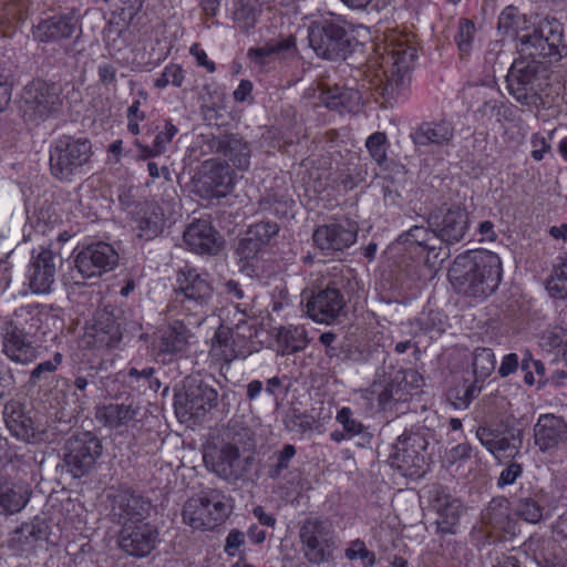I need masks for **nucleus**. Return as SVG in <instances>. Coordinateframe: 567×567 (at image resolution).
Returning a JSON list of instances; mask_svg holds the SVG:
<instances>
[{
  "mask_svg": "<svg viewBox=\"0 0 567 567\" xmlns=\"http://www.w3.org/2000/svg\"><path fill=\"white\" fill-rule=\"evenodd\" d=\"M159 540L158 528L147 522L126 524L117 534V546L127 556L144 558L152 554Z\"/></svg>",
  "mask_w": 567,
  "mask_h": 567,
  "instance_id": "obj_19",
  "label": "nucleus"
},
{
  "mask_svg": "<svg viewBox=\"0 0 567 567\" xmlns=\"http://www.w3.org/2000/svg\"><path fill=\"white\" fill-rule=\"evenodd\" d=\"M206 185L214 196H225L234 185V178L228 165L212 163L204 175Z\"/></svg>",
  "mask_w": 567,
  "mask_h": 567,
  "instance_id": "obj_41",
  "label": "nucleus"
},
{
  "mask_svg": "<svg viewBox=\"0 0 567 567\" xmlns=\"http://www.w3.org/2000/svg\"><path fill=\"white\" fill-rule=\"evenodd\" d=\"M218 440L240 452L255 447V433L241 419H230L219 431Z\"/></svg>",
  "mask_w": 567,
  "mask_h": 567,
  "instance_id": "obj_36",
  "label": "nucleus"
},
{
  "mask_svg": "<svg viewBox=\"0 0 567 567\" xmlns=\"http://www.w3.org/2000/svg\"><path fill=\"white\" fill-rule=\"evenodd\" d=\"M279 229L278 224L275 221H259L248 227L247 235H251L265 248L278 235Z\"/></svg>",
  "mask_w": 567,
  "mask_h": 567,
  "instance_id": "obj_50",
  "label": "nucleus"
},
{
  "mask_svg": "<svg viewBox=\"0 0 567 567\" xmlns=\"http://www.w3.org/2000/svg\"><path fill=\"white\" fill-rule=\"evenodd\" d=\"M454 125L447 120L429 121L417 125L411 138L417 148L447 146L454 138Z\"/></svg>",
  "mask_w": 567,
  "mask_h": 567,
  "instance_id": "obj_32",
  "label": "nucleus"
},
{
  "mask_svg": "<svg viewBox=\"0 0 567 567\" xmlns=\"http://www.w3.org/2000/svg\"><path fill=\"white\" fill-rule=\"evenodd\" d=\"M429 499L437 517L435 519L436 533L442 535L456 534L461 515L462 502L452 496L447 488L437 485L429 492Z\"/></svg>",
  "mask_w": 567,
  "mask_h": 567,
  "instance_id": "obj_24",
  "label": "nucleus"
},
{
  "mask_svg": "<svg viewBox=\"0 0 567 567\" xmlns=\"http://www.w3.org/2000/svg\"><path fill=\"white\" fill-rule=\"evenodd\" d=\"M55 254L48 248L32 251V260L29 266L30 288L34 293H47L51 290L55 280L56 265Z\"/></svg>",
  "mask_w": 567,
  "mask_h": 567,
  "instance_id": "obj_30",
  "label": "nucleus"
},
{
  "mask_svg": "<svg viewBox=\"0 0 567 567\" xmlns=\"http://www.w3.org/2000/svg\"><path fill=\"white\" fill-rule=\"evenodd\" d=\"M522 446V430L515 427L501 430L495 444V449L492 451V455L497 457L501 454H507L508 456L515 457L519 454Z\"/></svg>",
  "mask_w": 567,
  "mask_h": 567,
  "instance_id": "obj_44",
  "label": "nucleus"
},
{
  "mask_svg": "<svg viewBox=\"0 0 567 567\" xmlns=\"http://www.w3.org/2000/svg\"><path fill=\"white\" fill-rule=\"evenodd\" d=\"M51 317L47 306L28 305L0 323L1 352L13 363L29 365L39 358V343Z\"/></svg>",
  "mask_w": 567,
  "mask_h": 567,
  "instance_id": "obj_1",
  "label": "nucleus"
},
{
  "mask_svg": "<svg viewBox=\"0 0 567 567\" xmlns=\"http://www.w3.org/2000/svg\"><path fill=\"white\" fill-rule=\"evenodd\" d=\"M63 362V354L55 352L50 360H45L35 365L30 372L29 383L32 385L39 384L42 380H45L49 374L54 373Z\"/></svg>",
  "mask_w": 567,
  "mask_h": 567,
  "instance_id": "obj_49",
  "label": "nucleus"
},
{
  "mask_svg": "<svg viewBox=\"0 0 567 567\" xmlns=\"http://www.w3.org/2000/svg\"><path fill=\"white\" fill-rule=\"evenodd\" d=\"M534 442L542 452L558 449L567 442V422L551 413L540 414L534 425Z\"/></svg>",
  "mask_w": 567,
  "mask_h": 567,
  "instance_id": "obj_31",
  "label": "nucleus"
},
{
  "mask_svg": "<svg viewBox=\"0 0 567 567\" xmlns=\"http://www.w3.org/2000/svg\"><path fill=\"white\" fill-rule=\"evenodd\" d=\"M171 311L193 317L200 324L214 311V288L207 271L185 266L176 272Z\"/></svg>",
  "mask_w": 567,
  "mask_h": 567,
  "instance_id": "obj_3",
  "label": "nucleus"
},
{
  "mask_svg": "<svg viewBox=\"0 0 567 567\" xmlns=\"http://www.w3.org/2000/svg\"><path fill=\"white\" fill-rule=\"evenodd\" d=\"M308 38L316 54L326 60H344L352 52L351 25L333 13L312 21Z\"/></svg>",
  "mask_w": 567,
  "mask_h": 567,
  "instance_id": "obj_4",
  "label": "nucleus"
},
{
  "mask_svg": "<svg viewBox=\"0 0 567 567\" xmlns=\"http://www.w3.org/2000/svg\"><path fill=\"white\" fill-rule=\"evenodd\" d=\"M62 104L60 85L35 80L24 87L21 111L25 121L39 122L58 116Z\"/></svg>",
  "mask_w": 567,
  "mask_h": 567,
  "instance_id": "obj_11",
  "label": "nucleus"
},
{
  "mask_svg": "<svg viewBox=\"0 0 567 567\" xmlns=\"http://www.w3.org/2000/svg\"><path fill=\"white\" fill-rule=\"evenodd\" d=\"M520 16L514 6L506 7L498 17V30L505 34L514 32L519 24Z\"/></svg>",
  "mask_w": 567,
  "mask_h": 567,
  "instance_id": "obj_61",
  "label": "nucleus"
},
{
  "mask_svg": "<svg viewBox=\"0 0 567 567\" xmlns=\"http://www.w3.org/2000/svg\"><path fill=\"white\" fill-rule=\"evenodd\" d=\"M358 236V225L349 218L318 226L312 234L315 245L327 255L350 248Z\"/></svg>",
  "mask_w": 567,
  "mask_h": 567,
  "instance_id": "obj_20",
  "label": "nucleus"
},
{
  "mask_svg": "<svg viewBox=\"0 0 567 567\" xmlns=\"http://www.w3.org/2000/svg\"><path fill=\"white\" fill-rule=\"evenodd\" d=\"M482 385L476 382L463 383L451 388L447 392V401L457 410H465L472 401L480 394Z\"/></svg>",
  "mask_w": 567,
  "mask_h": 567,
  "instance_id": "obj_45",
  "label": "nucleus"
},
{
  "mask_svg": "<svg viewBox=\"0 0 567 567\" xmlns=\"http://www.w3.org/2000/svg\"><path fill=\"white\" fill-rule=\"evenodd\" d=\"M184 82V72L178 64H168L164 68L163 72L155 80L154 85L158 89H164L168 84L181 87Z\"/></svg>",
  "mask_w": 567,
  "mask_h": 567,
  "instance_id": "obj_57",
  "label": "nucleus"
},
{
  "mask_svg": "<svg viewBox=\"0 0 567 567\" xmlns=\"http://www.w3.org/2000/svg\"><path fill=\"white\" fill-rule=\"evenodd\" d=\"M233 16L236 24L241 30L247 31L255 25L258 19V11L252 4L238 1L235 4Z\"/></svg>",
  "mask_w": 567,
  "mask_h": 567,
  "instance_id": "obj_53",
  "label": "nucleus"
},
{
  "mask_svg": "<svg viewBox=\"0 0 567 567\" xmlns=\"http://www.w3.org/2000/svg\"><path fill=\"white\" fill-rule=\"evenodd\" d=\"M138 413V406L133 402L110 403L97 409L96 417L104 423L105 426L116 429L126 425L134 420Z\"/></svg>",
  "mask_w": 567,
  "mask_h": 567,
  "instance_id": "obj_38",
  "label": "nucleus"
},
{
  "mask_svg": "<svg viewBox=\"0 0 567 567\" xmlns=\"http://www.w3.org/2000/svg\"><path fill=\"white\" fill-rule=\"evenodd\" d=\"M396 241L408 245L409 250L426 254V261L430 258L443 261L450 257V249L440 245V239L432 227L423 225H414L409 230L402 233Z\"/></svg>",
  "mask_w": 567,
  "mask_h": 567,
  "instance_id": "obj_26",
  "label": "nucleus"
},
{
  "mask_svg": "<svg viewBox=\"0 0 567 567\" xmlns=\"http://www.w3.org/2000/svg\"><path fill=\"white\" fill-rule=\"evenodd\" d=\"M29 501L28 489L0 481V515L9 516L21 512Z\"/></svg>",
  "mask_w": 567,
  "mask_h": 567,
  "instance_id": "obj_39",
  "label": "nucleus"
},
{
  "mask_svg": "<svg viewBox=\"0 0 567 567\" xmlns=\"http://www.w3.org/2000/svg\"><path fill=\"white\" fill-rule=\"evenodd\" d=\"M308 343L307 331L302 326L282 327L278 332V344L282 354L302 351Z\"/></svg>",
  "mask_w": 567,
  "mask_h": 567,
  "instance_id": "obj_43",
  "label": "nucleus"
},
{
  "mask_svg": "<svg viewBox=\"0 0 567 567\" xmlns=\"http://www.w3.org/2000/svg\"><path fill=\"white\" fill-rule=\"evenodd\" d=\"M138 237L150 240L162 231V220L156 215L142 216L135 220Z\"/></svg>",
  "mask_w": 567,
  "mask_h": 567,
  "instance_id": "obj_58",
  "label": "nucleus"
},
{
  "mask_svg": "<svg viewBox=\"0 0 567 567\" xmlns=\"http://www.w3.org/2000/svg\"><path fill=\"white\" fill-rule=\"evenodd\" d=\"M336 421L342 425L348 437L357 436L364 430V425L353 416V411L348 406H343L338 411Z\"/></svg>",
  "mask_w": 567,
  "mask_h": 567,
  "instance_id": "obj_54",
  "label": "nucleus"
},
{
  "mask_svg": "<svg viewBox=\"0 0 567 567\" xmlns=\"http://www.w3.org/2000/svg\"><path fill=\"white\" fill-rule=\"evenodd\" d=\"M409 377L415 380L417 373L413 370L398 371L394 378L386 383L378 395V402L382 410H386L392 401L398 402L404 399V389Z\"/></svg>",
  "mask_w": 567,
  "mask_h": 567,
  "instance_id": "obj_42",
  "label": "nucleus"
},
{
  "mask_svg": "<svg viewBox=\"0 0 567 567\" xmlns=\"http://www.w3.org/2000/svg\"><path fill=\"white\" fill-rule=\"evenodd\" d=\"M415 58V48L404 41L385 44L380 55L381 73H377L370 82L381 89L384 97L394 99L403 86Z\"/></svg>",
  "mask_w": 567,
  "mask_h": 567,
  "instance_id": "obj_5",
  "label": "nucleus"
},
{
  "mask_svg": "<svg viewBox=\"0 0 567 567\" xmlns=\"http://www.w3.org/2000/svg\"><path fill=\"white\" fill-rule=\"evenodd\" d=\"M543 346L548 350L561 349L563 353L567 352V329L555 327L544 333Z\"/></svg>",
  "mask_w": 567,
  "mask_h": 567,
  "instance_id": "obj_60",
  "label": "nucleus"
},
{
  "mask_svg": "<svg viewBox=\"0 0 567 567\" xmlns=\"http://www.w3.org/2000/svg\"><path fill=\"white\" fill-rule=\"evenodd\" d=\"M516 513L528 523L536 524L543 517V508L536 497H519L516 505Z\"/></svg>",
  "mask_w": 567,
  "mask_h": 567,
  "instance_id": "obj_51",
  "label": "nucleus"
},
{
  "mask_svg": "<svg viewBox=\"0 0 567 567\" xmlns=\"http://www.w3.org/2000/svg\"><path fill=\"white\" fill-rule=\"evenodd\" d=\"M251 334L246 336L240 332V327L230 329L220 326L214 334L212 351L225 362H231L235 359H246L250 353Z\"/></svg>",
  "mask_w": 567,
  "mask_h": 567,
  "instance_id": "obj_25",
  "label": "nucleus"
},
{
  "mask_svg": "<svg viewBox=\"0 0 567 567\" xmlns=\"http://www.w3.org/2000/svg\"><path fill=\"white\" fill-rule=\"evenodd\" d=\"M365 147L378 165L386 161L388 138L384 132H374L365 141Z\"/></svg>",
  "mask_w": 567,
  "mask_h": 567,
  "instance_id": "obj_52",
  "label": "nucleus"
},
{
  "mask_svg": "<svg viewBox=\"0 0 567 567\" xmlns=\"http://www.w3.org/2000/svg\"><path fill=\"white\" fill-rule=\"evenodd\" d=\"M240 453V451L217 439L216 442H212L206 446L204 462L218 477L226 481H237L247 471L243 463L249 464L252 460L251 456L243 460Z\"/></svg>",
  "mask_w": 567,
  "mask_h": 567,
  "instance_id": "obj_17",
  "label": "nucleus"
},
{
  "mask_svg": "<svg viewBox=\"0 0 567 567\" xmlns=\"http://www.w3.org/2000/svg\"><path fill=\"white\" fill-rule=\"evenodd\" d=\"M482 520L495 530L507 532L511 527V512L507 498H493L482 512Z\"/></svg>",
  "mask_w": 567,
  "mask_h": 567,
  "instance_id": "obj_40",
  "label": "nucleus"
},
{
  "mask_svg": "<svg viewBox=\"0 0 567 567\" xmlns=\"http://www.w3.org/2000/svg\"><path fill=\"white\" fill-rule=\"evenodd\" d=\"M49 525L43 518L34 517L31 522L23 523L11 534L8 545L17 554H23L32 549L39 542L47 539Z\"/></svg>",
  "mask_w": 567,
  "mask_h": 567,
  "instance_id": "obj_34",
  "label": "nucleus"
},
{
  "mask_svg": "<svg viewBox=\"0 0 567 567\" xmlns=\"http://www.w3.org/2000/svg\"><path fill=\"white\" fill-rule=\"evenodd\" d=\"M296 454L297 450L292 444H285L281 450L276 451L269 458L268 477L274 481L280 478L282 473L289 468Z\"/></svg>",
  "mask_w": 567,
  "mask_h": 567,
  "instance_id": "obj_47",
  "label": "nucleus"
},
{
  "mask_svg": "<svg viewBox=\"0 0 567 567\" xmlns=\"http://www.w3.org/2000/svg\"><path fill=\"white\" fill-rule=\"evenodd\" d=\"M426 445L425 437L420 433L404 432L393 444V452L390 455L392 465L406 477H423L427 470Z\"/></svg>",
  "mask_w": 567,
  "mask_h": 567,
  "instance_id": "obj_13",
  "label": "nucleus"
},
{
  "mask_svg": "<svg viewBox=\"0 0 567 567\" xmlns=\"http://www.w3.org/2000/svg\"><path fill=\"white\" fill-rule=\"evenodd\" d=\"M350 285V277L343 274L342 269L334 267L324 286L313 292L307 301L308 316L317 322L330 323L343 315L346 309L344 295Z\"/></svg>",
  "mask_w": 567,
  "mask_h": 567,
  "instance_id": "obj_8",
  "label": "nucleus"
},
{
  "mask_svg": "<svg viewBox=\"0 0 567 567\" xmlns=\"http://www.w3.org/2000/svg\"><path fill=\"white\" fill-rule=\"evenodd\" d=\"M264 248L259 243H257L251 235L245 234V236L238 241L236 254L240 257L241 260H250L257 258L258 254Z\"/></svg>",
  "mask_w": 567,
  "mask_h": 567,
  "instance_id": "obj_63",
  "label": "nucleus"
},
{
  "mask_svg": "<svg viewBox=\"0 0 567 567\" xmlns=\"http://www.w3.org/2000/svg\"><path fill=\"white\" fill-rule=\"evenodd\" d=\"M210 148L223 156L226 164L246 171L250 165L251 148L248 142L236 134L213 135L209 141Z\"/></svg>",
  "mask_w": 567,
  "mask_h": 567,
  "instance_id": "obj_29",
  "label": "nucleus"
},
{
  "mask_svg": "<svg viewBox=\"0 0 567 567\" xmlns=\"http://www.w3.org/2000/svg\"><path fill=\"white\" fill-rule=\"evenodd\" d=\"M230 512L226 498L218 489L200 492L189 498L183 507V520L194 529H214L228 517Z\"/></svg>",
  "mask_w": 567,
  "mask_h": 567,
  "instance_id": "obj_9",
  "label": "nucleus"
},
{
  "mask_svg": "<svg viewBox=\"0 0 567 567\" xmlns=\"http://www.w3.org/2000/svg\"><path fill=\"white\" fill-rule=\"evenodd\" d=\"M495 355L489 348H477L473 354V372L475 375L474 382L483 383L486 378L495 370Z\"/></svg>",
  "mask_w": 567,
  "mask_h": 567,
  "instance_id": "obj_46",
  "label": "nucleus"
},
{
  "mask_svg": "<svg viewBox=\"0 0 567 567\" xmlns=\"http://www.w3.org/2000/svg\"><path fill=\"white\" fill-rule=\"evenodd\" d=\"M83 340L86 346L115 347L122 340V326L113 311H97L94 323L86 324Z\"/></svg>",
  "mask_w": 567,
  "mask_h": 567,
  "instance_id": "obj_27",
  "label": "nucleus"
},
{
  "mask_svg": "<svg viewBox=\"0 0 567 567\" xmlns=\"http://www.w3.org/2000/svg\"><path fill=\"white\" fill-rule=\"evenodd\" d=\"M187 248L199 255H217L224 239L210 221L198 219L187 226L183 235Z\"/></svg>",
  "mask_w": 567,
  "mask_h": 567,
  "instance_id": "obj_28",
  "label": "nucleus"
},
{
  "mask_svg": "<svg viewBox=\"0 0 567 567\" xmlns=\"http://www.w3.org/2000/svg\"><path fill=\"white\" fill-rule=\"evenodd\" d=\"M546 80L547 70L542 62L519 58L514 60L507 72L506 89L517 103L537 106L542 102Z\"/></svg>",
  "mask_w": 567,
  "mask_h": 567,
  "instance_id": "obj_7",
  "label": "nucleus"
},
{
  "mask_svg": "<svg viewBox=\"0 0 567 567\" xmlns=\"http://www.w3.org/2000/svg\"><path fill=\"white\" fill-rule=\"evenodd\" d=\"M344 556L349 560L360 559L363 567H372L377 563L375 554L369 550L360 538L350 542L344 550Z\"/></svg>",
  "mask_w": 567,
  "mask_h": 567,
  "instance_id": "obj_48",
  "label": "nucleus"
},
{
  "mask_svg": "<svg viewBox=\"0 0 567 567\" xmlns=\"http://www.w3.org/2000/svg\"><path fill=\"white\" fill-rule=\"evenodd\" d=\"M188 341V330L186 327L176 321L167 329L162 331L159 339L155 343L157 355H173L182 352Z\"/></svg>",
  "mask_w": 567,
  "mask_h": 567,
  "instance_id": "obj_37",
  "label": "nucleus"
},
{
  "mask_svg": "<svg viewBox=\"0 0 567 567\" xmlns=\"http://www.w3.org/2000/svg\"><path fill=\"white\" fill-rule=\"evenodd\" d=\"M320 101L327 109L340 114L357 113L363 104L359 90L338 84L322 87Z\"/></svg>",
  "mask_w": 567,
  "mask_h": 567,
  "instance_id": "obj_33",
  "label": "nucleus"
},
{
  "mask_svg": "<svg viewBox=\"0 0 567 567\" xmlns=\"http://www.w3.org/2000/svg\"><path fill=\"white\" fill-rule=\"evenodd\" d=\"M379 352L378 348L369 343H359L343 351V360H349L354 363H367Z\"/></svg>",
  "mask_w": 567,
  "mask_h": 567,
  "instance_id": "obj_59",
  "label": "nucleus"
},
{
  "mask_svg": "<svg viewBox=\"0 0 567 567\" xmlns=\"http://www.w3.org/2000/svg\"><path fill=\"white\" fill-rule=\"evenodd\" d=\"M184 401L182 396L176 402L177 411L184 410L190 417H203L217 406L218 392L210 384L196 377L186 379Z\"/></svg>",
  "mask_w": 567,
  "mask_h": 567,
  "instance_id": "obj_21",
  "label": "nucleus"
},
{
  "mask_svg": "<svg viewBox=\"0 0 567 567\" xmlns=\"http://www.w3.org/2000/svg\"><path fill=\"white\" fill-rule=\"evenodd\" d=\"M297 53L296 37L290 34L270 39L261 47L250 48L247 56L255 66L270 71L276 68V63H286L295 59Z\"/></svg>",
  "mask_w": 567,
  "mask_h": 567,
  "instance_id": "obj_22",
  "label": "nucleus"
},
{
  "mask_svg": "<svg viewBox=\"0 0 567 567\" xmlns=\"http://www.w3.org/2000/svg\"><path fill=\"white\" fill-rule=\"evenodd\" d=\"M424 220L435 231L440 245L446 249L464 240L471 227L470 213L458 203H444L431 209Z\"/></svg>",
  "mask_w": 567,
  "mask_h": 567,
  "instance_id": "obj_10",
  "label": "nucleus"
},
{
  "mask_svg": "<svg viewBox=\"0 0 567 567\" xmlns=\"http://www.w3.org/2000/svg\"><path fill=\"white\" fill-rule=\"evenodd\" d=\"M4 422L10 433L21 441L29 442L35 437L37 431L32 419L25 414L18 401H10L3 409Z\"/></svg>",
  "mask_w": 567,
  "mask_h": 567,
  "instance_id": "obj_35",
  "label": "nucleus"
},
{
  "mask_svg": "<svg viewBox=\"0 0 567 567\" xmlns=\"http://www.w3.org/2000/svg\"><path fill=\"white\" fill-rule=\"evenodd\" d=\"M507 110L508 109L503 102L488 100L477 109V114L488 120L495 118L498 123H501L503 118H506Z\"/></svg>",
  "mask_w": 567,
  "mask_h": 567,
  "instance_id": "obj_62",
  "label": "nucleus"
},
{
  "mask_svg": "<svg viewBox=\"0 0 567 567\" xmlns=\"http://www.w3.org/2000/svg\"><path fill=\"white\" fill-rule=\"evenodd\" d=\"M475 35V25L471 20L462 19L458 31L455 35V42L462 55L468 54Z\"/></svg>",
  "mask_w": 567,
  "mask_h": 567,
  "instance_id": "obj_55",
  "label": "nucleus"
},
{
  "mask_svg": "<svg viewBox=\"0 0 567 567\" xmlns=\"http://www.w3.org/2000/svg\"><path fill=\"white\" fill-rule=\"evenodd\" d=\"M81 32L79 20L74 14L62 13L40 19L32 25V39L43 44H61Z\"/></svg>",
  "mask_w": 567,
  "mask_h": 567,
  "instance_id": "obj_23",
  "label": "nucleus"
},
{
  "mask_svg": "<svg viewBox=\"0 0 567 567\" xmlns=\"http://www.w3.org/2000/svg\"><path fill=\"white\" fill-rule=\"evenodd\" d=\"M92 155V143L89 138L62 135L50 147L51 175L60 182L71 183L90 163Z\"/></svg>",
  "mask_w": 567,
  "mask_h": 567,
  "instance_id": "obj_6",
  "label": "nucleus"
},
{
  "mask_svg": "<svg viewBox=\"0 0 567 567\" xmlns=\"http://www.w3.org/2000/svg\"><path fill=\"white\" fill-rule=\"evenodd\" d=\"M178 130L172 121H165L163 131L158 132L154 138V153H165L167 144L172 142Z\"/></svg>",
  "mask_w": 567,
  "mask_h": 567,
  "instance_id": "obj_64",
  "label": "nucleus"
},
{
  "mask_svg": "<svg viewBox=\"0 0 567 567\" xmlns=\"http://www.w3.org/2000/svg\"><path fill=\"white\" fill-rule=\"evenodd\" d=\"M106 498L110 502L109 516L121 527L147 522L151 515V499L132 488L115 489L109 493Z\"/></svg>",
  "mask_w": 567,
  "mask_h": 567,
  "instance_id": "obj_15",
  "label": "nucleus"
},
{
  "mask_svg": "<svg viewBox=\"0 0 567 567\" xmlns=\"http://www.w3.org/2000/svg\"><path fill=\"white\" fill-rule=\"evenodd\" d=\"M502 274L497 254L474 249L456 256L449 269V279L458 295L484 300L497 290Z\"/></svg>",
  "mask_w": 567,
  "mask_h": 567,
  "instance_id": "obj_2",
  "label": "nucleus"
},
{
  "mask_svg": "<svg viewBox=\"0 0 567 567\" xmlns=\"http://www.w3.org/2000/svg\"><path fill=\"white\" fill-rule=\"evenodd\" d=\"M561 24L553 20H544L532 33L518 38L520 52L535 58H549L558 61L566 47L563 44Z\"/></svg>",
  "mask_w": 567,
  "mask_h": 567,
  "instance_id": "obj_14",
  "label": "nucleus"
},
{
  "mask_svg": "<svg viewBox=\"0 0 567 567\" xmlns=\"http://www.w3.org/2000/svg\"><path fill=\"white\" fill-rule=\"evenodd\" d=\"M118 264V254L104 241L92 243L83 247L74 258V267L82 279L101 277L113 270Z\"/></svg>",
  "mask_w": 567,
  "mask_h": 567,
  "instance_id": "obj_18",
  "label": "nucleus"
},
{
  "mask_svg": "<svg viewBox=\"0 0 567 567\" xmlns=\"http://www.w3.org/2000/svg\"><path fill=\"white\" fill-rule=\"evenodd\" d=\"M546 289L550 297L556 299L567 298V274L554 267L550 277L546 281Z\"/></svg>",
  "mask_w": 567,
  "mask_h": 567,
  "instance_id": "obj_56",
  "label": "nucleus"
},
{
  "mask_svg": "<svg viewBox=\"0 0 567 567\" xmlns=\"http://www.w3.org/2000/svg\"><path fill=\"white\" fill-rule=\"evenodd\" d=\"M102 442L92 432H82L71 436L64 447V462L74 477L89 473L102 454Z\"/></svg>",
  "mask_w": 567,
  "mask_h": 567,
  "instance_id": "obj_16",
  "label": "nucleus"
},
{
  "mask_svg": "<svg viewBox=\"0 0 567 567\" xmlns=\"http://www.w3.org/2000/svg\"><path fill=\"white\" fill-rule=\"evenodd\" d=\"M305 558L312 565L328 564L336 549L334 532L328 520L310 517L299 529Z\"/></svg>",
  "mask_w": 567,
  "mask_h": 567,
  "instance_id": "obj_12",
  "label": "nucleus"
}]
</instances>
